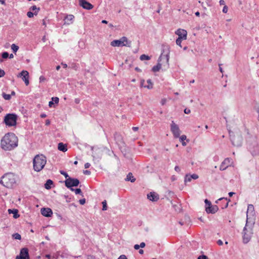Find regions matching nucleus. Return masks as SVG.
Segmentation results:
<instances>
[{"label":"nucleus","mask_w":259,"mask_h":259,"mask_svg":"<svg viewBox=\"0 0 259 259\" xmlns=\"http://www.w3.org/2000/svg\"><path fill=\"white\" fill-rule=\"evenodd\" d=\"M18 145V139L13 133H8L1 140L2 148L5 150H11Z\"/></svg>","instance_id":"f257e3e1"},{"label":"nucleus","mask_w":259,"mask_h":259,"mask_svg":"<svg viewBox=\"0 0 259 259\" xmlns=\"http://www.w3.org/2000/svg\"><path fill=\"white\" fill-rule=\"evenodd\" d=\"M19 177L17 175L9 172L5 174L1 180V184L6 188H12L17 184Z\"/></svg>","instance_id":"f03ea898"},{"label":"nucleus","mask_w":259,"mask_h":259,"mask_svg":"<svg viewBox=\"0 0 259 259\" xmlns=\"http://www.w3.org/2000/svg\"><path fill=\"white\" fill-rule=\"evenodd\" d=\"M247 148L252 156L259 155V144L256 137H250L247 140Z\"/></svg>","instance_id":"7ed1b4c3"},{"label":"nucleus","mask_w":259,"mask_h":259,"mask_svg":"<svg viewBox=\"0 0 259 259\" xmlns=\"http://www.w3.org/2000/svg\"><path fill=\"white\" fill-rule=\"evenodd\" d=\"M254 224V222L249 221V218L246 219V224L243 231V243H247L250 240L253 234Z\"/></svg>","instance_id":"20e7f679"},{"label":"nucleus","mask_w":259,"mask_h":259,"mask_svg":"<svg viewBox=\"0 0 259 259\" xmlns=\"http://www.w3.org/2000/svg\"><path fill=\"white\" fill-rule=\"evenodd\" d=\"M47 162V158L42 154L36 155L33 160V169L35 171L41 170Z\"/></svg>","instance_id":"39448f33"},{"label":"nucleus","mask_w":259,"mask_h":259,"mask_svg":"<svg viewBox=\"0 0 259 259\" xmlns=\"http://www.w3.org/2000/svg\"><path fill=\"white\" fill-rule=\"evenodd\" d=\"M169 59V53H167L166 54H163V52L161 53L158 60L157 65L154 66L152 70L154 72H158L162 67V63H161L162 60L165 61V63L167 67H168V61Z\"/></svg>","instance_id":"423d86ee"},{"label":"nucleus","mask_w":259,"mask_h":259,"mask_svg":"<svg viewBox=\"0 0 259 259\" xmlns=\"http://www.w3.org/2000/svg\"><path fill=\"white\" fill-rule=\"evenodd\" d=\"M112 47H130L131 46V41L128 40L127 38L123 36L119 39H116L112 41L110 44Z\"/></svg>","instance_id":"0eeeda50"},{"label":"nucleus","mask_w":259,"mask_h":259,"mask_svg":"<svg viewBox=\"0 0 259 259\" xmlns=\"http://www.w3.org/2000/svg\"><path fill=\"white\" fill-rule=\"evenodd\" d=\"M17 116L15 114H7L4 118V122L9 126H14L16 124Z\"/></svg>","instance_id":"6e6552de"},{"label":"nucleus","mask_w":259,"mask_h":259,"mask_svg":"<svg viewBox=\"0 0 259 259\" xmlns=\"http://www.w3.org/2000/svg\"><path fill=\"white\" fill-rule=\"evenodd\" d=\"M230 136V139L232 144L234 146L240 147L242 145V137L240 135H237L236 136H232L231 135V132H229Z\"/></svg>","instance_id":"1a4fd4ad"},{"label":"nucleus","mask_w":259,"mask_h":259,"mask_svg":"<svg viewBox=\"0 0 259 259\" xmlns=\"http://www.w3.org/2000/svg\"><path fill=\"white\" fill-rule=\"evenodd\" d=\"M79 184V181L77 179L72 178L70 177L68 178L65 181V185L66 187L72 188V187H76Z\"/></svg>","instance_id":"9d476101"},{"label":"nucleus","mask_w":259,"mask_h":259,"mask_svg":"<svg viewBox=\"0 0 259 259\" xmlns=\"http://www.w3.org/2000/svg\"><path fill=\"white\" fill-rule=\"evenodd\" d=\"M170 131L175 138H178L180 137L181 134L179 126L174 121H172L170 124Z\"/></svg>","instance_id":"9b49d317"},{"label":"nucleus","mask_w":259,"mask_h":259,"mask_svg":"<svg viewBox=\"0 0 259 259\" xmlns=\"http://www.w3.org/2000/svg\"><path fill=\"white\" fill-rule=\"evenodd\" d=\"M16 259H29L28 249L27 248L21 249L19 255H17Z\"/></svg>","instance_id":"f8f14e48"},{"label":"nucleus","mask_w":259,"mask_h":259,"mask_svg":"<svg viewBox=\"0 0 259 259\" xmlns=\"http://www.w3.org/2000/svg\"><path fill=\"white\" fill-rule=\"evenodd\" d=\"M232 163V159L229 158H226L224 159V160L222 162L220 166V169L221 170H225L228 166L231 165Z\"/></svg>","instance_id":"ddd939ff"},{"label":"nucleus","mask_w":259,"mask_h":259,"mask_svg":"<svg viewBox=\"0 0 259 259\" xmlns=\"http://www.w3.org/2000/svg\"><path fill=\"white\" fill-rule=\"evenodd\" d=\"M18 77H22L23 80L25 82L26 85H28L29 83L28 78L29 73L28 71L23 70L18 76Z\"/></svg>","instance_id":"4468645a"},{"label":"nucleus","mask_w":259,"mask_h":259,"mask_svg":"<svg viewBox=\"0 0 259 259\" xmlns=\"http://www.w3.org/2000/svg\"><path fill=\"white\" fill-rule=\"evenodd\" d=\"M176 34L179 36L178 38H181L184 40L187 39V32L186 30L184 29H178L176 32Z\"/></svg>","instance_id":"2eb2a0df"},{"label":"nucleus","mask_w":259,"mask_h":259,"mask_svg":"<svg viewBox=\"0 0 259 259\" xmlns=\"http://www.w3.org/2000/svg\"><path fill=\"white\" fill-rule=\"evenodd\" d=\"M79 5L84 9L91 10L93 8V6L85 0H79Z\"/></svg>","instance_id":"dca6fc26"},{"label":"nucleus","mask_w":259,"mask_h":259,"mask_svg":"<svg viewBox=\"0 0 259 259\" xmlns=\"http://www.w3.org/2000/svg\"><path fill=\"white\" fill-rule=\"evenodd\" d=\"M41 213L42 215L46 217H50L53 214V211L50 208H42L41 209Z\"/></svg>","instance_id":"f3484780"},{"label":"nucleus","mask_w":259,"mask_h":259,"mask_svg":"<svg viewBox=\"0 0 259 259\" xmlns=\"http://www.w3.org/2000/svg\"><path fill=\"white\" fill-rule=\"evenodd\" d=\"M219 207L217 205H211L210 206H206L205 210L207 213H214L218 211Z\"/></svg>","instance_id":"a211bd4d"},{"label":"nucleus","mask_w":259,"mask_h":259,"mask_svg":"<svg viewBox=\"0 0 259 259\" xmlns=\"http://www.w3.org/2000/svg\"><path fill=\"white\" fill-rule=\"evenodd\" d=\"M147 198L149 199L150 201H157L159 198V195L155 192H150V193L147 194Z\"/></svg>","instance_id":"6ab92c4d"},{"label":"nucleus","mask_w":259,"mask_h":259,"mask_svg":"<svg viewBox=\"0 0 259 259\" xmlns=\"http://www.w3.org/2000/svg\"><path fill=\"white\" fill-rule=\"evenodd\" d=\"M198 178V176L195 174L192 175L187 174L185 177V183L189 182L192 179L196 180Z\"/></svg>","instance_id":"aec40b11"},{"label":"nucleus","mask_w":259,"mask_h":259,"mask_svg":"<svg viewBox=\"0 0 259 259\" xmlns=\"http://www.w3.org/2000/svg\"><path fill=\"white\" fill-rule=\"evenodd\" d=\"M74 16L73 15H67L64 19V24L66 25H70L73 23Z\"/></svg>","instance_id":"412c9836"},{"label":"nucleus","mask_w":259,"mask_h":259,"mask_svg":"<svg viewBox=\"0 0 259 259\" xmlns=\"http://www.w3.org/2000/svg\"><path fill=\"white\" fill-rule=\"evenodd\" d=\"M248 214L251 215H253L254 214V208L252 204H248L247 207V210L246 212L247 218H248Z\"/></svg>","instance_id":"4be33fe9"},{"label":"nucleus","mask_w":259,"mask_h":259,"mask_svg":"<svg viewBox=\"0 0 259 259\" xmlns=\"http://www.w3.org/2000/svg\"><path fill=\"white\" fill-rule=\"evenodd\" d=\"M145 81L144 80H141V85L142 87H144V88H147V89H151L152 88V83L150 79H148L147 80V83H148V85H144V83Z\"/></svg>","instance_id":"5701e85b"},{"label":"nucleus","mask_w":259,"mask_h":259,"mask_svg":"<svg viewBox=\"0 0 259 259\" xmlns=\"http://www.w3.org/2000/svg\"><path fill=\"white\" fill-rule=\"evenodd\" d=\"M8 212L9 213H13V217L15 219H17L19 217V214H18V211L17 209H9L8 210Z\"/></svg>","instance_id":"b1692460"},{"label":"nucleus","mask_w":259,"mask_h":259,"mask_svg":"<svg viewBox=\"0 0 259 259\" xmlns=\"http://www.w3.org/2000/svg\"><path fill=\"white\" fill-rule=\"evenodd\" d=\"M58 148L60 151L65 152L67 150L66 145L63 143H59L58 144Z\"/></svg>","instance_id":"393cba45"},{"label":"nucleus","mask_w":259,"mask_h":259,"mask_svg":"<svg viewBox=\"0 0 259 259\" xmlns=\"http://www.w3.org/2000/svg\"><path fill=\"white\" fill-rule=\"evenodd\" d=\"M53 182L51 180H48L45 184V187L46 189H50L52 187Z\"/></svg>","instance_id":"a878e982"},{"label":"nucleus","mask_w":259,"mask_h":259,"mask_svg":"<svg viewBox=\"0 0 259 259\" xmlns=\"http://www.w3.org/2000/svg\"><path fill=\"white\" fill-rule=\"evenodd\" d=\"M221 200H224L226 202L224 206H222V208H226L228 206L229 202L230 201V199H228L227 198H221L219 199H218V201H221Z\"/></svg>","instance_id":"bb28decb"},{"label":"nucleus","mask_w":259,"mask_h":259,"mask_svg":"<svg viewBox=\"0 0 259 259\" xmlns=\"http://www.w3.org/2000/svg\"><path fill=\"white\" fill-rule=\"evenodd\" d=\"M126 180L128 181H131V182H134L136 180L132 173L130 172L126 176Z\"/></svg>","instance_id":"cd10ccee"},{"label":"nucleus","mask_w":259,"mask_h":259,"mask_svg":"<svg viewBox=\"0 0 259 259\" xmlns=\"http://www.w3.org/2000/svg\"><path fill=\"white\" fill-rule=\"evenodd\" d=\"M179 137H180V142H182V145L184 146H185L187 145V144L184 141L185 140H186V139H187L186 136L182 135Z\"/></svg>","instance_id":"c85d7f7f"},{"label":"nucleus","mask_w":259,"mask_h":259,"mask_svg":"<svg viewBox=\"0 0 259 259\" xmlns=\"http://www.w3.org/2000/svg\"><path fill=\"white\" fill-rule=\"evenodd\" d=\"M140 58V60L142 61L149 60L150 59V57L149 56L145 55V54H143V55H141Z\"/></svg>","instance_id":"c756f323"},{"label":"nucleus","mask_w":259,"mask_h":259,"mask_svg":"<svg viewBox=\"0 0 259 259\" xmlns=\"http://www.w3.org/2000/svg\"><path fill=\"white\" fill-rule=\"evenodd\" d=\"M11 49L14 53H16L19 49V47L15 44H12L11 45Z\"/></svg>","instance_id":"7c9ffc66"},{"label":"nucleus","mask_w":259,"mask_h":259,"mask_svg":"<svg viewBox=\"0 0 259 259\" xmlns=\"http://www.w3.org/2000/svg\"><path fill=\"white\" fill-rule=\"evenodd\" d=\"M71 190L72 191H74L76 194H80V195H82L81 190L79 188H77V189H73V188H71Z\"/></svg>","instance_id":"2f4dec72"},{"label":"nucleus","mask_w":259,"mask_h":259,"mask_svg":"<svg viewBox=\"0 0 259 259\" xmlns=\"http://www.w3.org/2000/svg\"><path fill=\"white\" fill-rule=\"evenodd\" d=\"M37 14V12H34V13H32L31 11H29L27 13V16L29 18H32L34 15H36Z\"/></svg>","instance_id":"473e14b6"},{"label":"nucleus","mask_w":259,"mask_h":259,"mask_svg":"<svg viewBox=\"0 0 259 259\" xmlns=\"http://www.w3.org/2000/svg\"><path fill=\"white\" fill-rule=\"evenodd\" d=\"M2 96L6 100H9L11 99V95H9V94H7L5 93H3L2 94Z\"/></svg>","instance_id":"72a5a7b5"},{"label":"nucleus","mask_w":259,"mask_h":259,"mask_svg":"<svg viewBox=\"0 0 259 259\" xmlns=\"http://www.w3.org/2000/svg\"><path fill=\"white\" fill-rule=\"evenodd\" d=\"M13 238L15 239L20 240L21 238V235L19 233H15L12 235Z\"/></svg>","instance_id":"f704fd0d"},{"label":"nucleus","mask_w":259,"mask_h":259,"mask_svg":"<svg viewBox=\"0 0 259 259\" xmlns=\"http://www.w3.org/2000/svg\"><path fill=\"white\" fill-rule=\"evenodd\" d=\"M39 10H40V8L36 7V6H33L30 8V10L34 11V12H37V13L38 12Z\"/></svg>","instance_id":"c9c22d12"},{"label":"nucleus","mask_w":259,"mask_h":259,"mask_svg":"<svg viewBox=\"0 0 259 259\" xmlns=\"http://www.w3.org/2000/svg\"><path fill=\"white\" fill-rule=\"evenodd\" d=\"M102 204H103V208H102V210H106L107 209V202H106V200H104L103 202H102Z\"/></svg>","instance_id":"e433bc0d"},{"label":"nucleus","mask_w":259,"mask_h":259,"mask_svg":"<svg viewBox=\"0 0 259 259\" xmlns=\"http://www.w3.org/2000/svg\"><path fill=\"white\" fill-rule=\"evenodd\" d=\"M2 58L7 59L9 57V53L7 52H5L2 54Z\"/></svg>","instance_id":"4c0bfd02"},{"label":"nucleus","mask_w":259,"mask_h":259,"mask_svg":"<svg viewBox=\"0 0 259 259\" xmlns=\"http://www.w3.org/2000/svg\"><path fill=\"white\" fill-rule=\"evenodd\" d=\"M183 39H181V38H178L177 39H176V44L179 46H180L181 47H182L181 46V43H182V40Z\"/></svg>","instance_id":"58836bf2"},{"label":"nucleus","mask_w":259,"mask_h":259,"mask_svg":"<svg viewBox=\"0 0 259 259\" xmlns=\"http://www.w3.org/2000/svg\"><path fill=\"white\" fill-rule=\"evenodd\" d=\"M59 98L58 97H53L52 98V101L56 104L58 103L59 102Z\"/></svg>","instance_id":"ea45409f"},{"label":"nucleus","mask_w":259,"mask_h":259,"mask_svg":"<svg viewBox=\"0 0 259 259\" xmlns=\"http://www.w3.org/2000/svg\"><path fill=\"white\" fill-rule=\"evenodd\" d=\"M204 202L205 203V207L206 206H210L211 205V203L210 201H209V200H208L206 199L205 200Z\"/></svg>","instance_id":"a19ab883"},{"label":"nucleus","mask_w":259,"mask_h":259,"mask_svg":"<svg viewBox=\"0 0 259 259\" xmlns=\"http://www.w3.org/2000/svg\"><path fill=\"white\" fill-rule=\"evenodd\" d=\"M60 173H61V174L63 175L66 179L69 178L68 175L66 172H65L64 171L61 170L60 171Z\"/></svg>","instance_id":"79ce46f5"},{"label":"nucleus","mask_w":259,"mask_h":259,"mask_svg":"<svg viewBox=\"0 0 259 259\" xmlns=\"http://www.w3.org/2000/svg\"><path fill=\"white\" fill-rule=\"evenodd\" d=\"M198 259H208V257L205 255H201L198 256Z\"/></svg>","instance_id":"37998d69"},{"label":"nucleus","mask_w":259,"mask_h":259,"mask_svg":"<svg viewBox=\"0 0 259 259\" xmlns=\"http://www.w3.org/2000/svg\"><path fill=\"white\" fill-rule=\"evenodd\" d=\"M96 153L97 154H98V159H101V155H102V154L101 153V150H98L96 151Z\"/></svg>","instance_id":"c03bdc74"},{"label":"nucleus","mask_w":259,"mask_h":259,"mask_svg":"<svg viewBox=\"0 0 259 259\" xmlns=\"http://www.w3.org/2000/svg\"><path fill=\"white\" fill-rule=\"evenodd\" d=\"M228 7L226 5L224 6L223 9V12L224 13H227L228 12Z\"/></svg>","instance_id":"a18cd8bd"},{"label":"nucleus","mask_w":259,"mask_h":259,"mask_svg":"<svg viewBox=\"0 0 259 259\" xmlns=\"http://www.w3.org/2000/svg\"><path fill=\"white\" fill-rule=\"evenodd\" d=\"M5 75V72L2 69H0V78L3 77Z\"/></svg>","instance_id":"49530a36"},{"label":"nucleus","mask_w":259,"mask_h":259,"mask_svg":"<svg viewBox=\"0 0 259 259\" xmlns=\"http://www.w3.org/2000/svg\"><path fill=\"white\" fill-rule=\"evenodd\" d=\"M79 202L80 204L83 205L85 203V199L84 198L80 199Z\"/></svg>","instance_id":"de8ad7c7"},{"label":"nucleus","mask_w":259,"mask_h":259,"mask_svg":"<svg viewBox=\"0 0 259 259\" xmlns=\"http://www.w3.org/2000/svg\"><path fill=\"white\" fill-rule=\"evenodd\" d=\"M46 80V78L44 76H40L39 77V81L44 82Z\"/></svg>","instance_id":"09e8293b"},{"label":"nucleus","mask_w":259,"mask_h":259,"mask_svg":"<svg viewBox=\"0 0 259 259\" xmlns=\"http://www.w3.org/2000/svg\"><path fill=\"white\" fill-rule=\"evenodd\" d=\"M191 112L190 109L188 108H185L184 110V113L186 114H189Z\"/></svg>","instance_id":"8fccbe9b"},{"label":"nucleus","mask_w":259,"mask_h":259,"mask_svg":"<svg viewBox=\"0 0 259 259\" xmlns=\"http://www.w3.org/2000/svg\"><path fill=\"white\" fill-rule=\"evenodd\" d=\"M118 259H127L126 256L125 255H121L119 256Z\"/></svg>","instance_id":"3c124183"},{"label":"nucleus","mask_w":259,"mask_h":259,"mask_svg":"<svg viewBox=\"0 0 259 259\" xmlns=\"http://www.w3.org/2000/svg\"><path fill=\"white\" fill-rule=\"evenodd\" d=\"M83 172L84 175H90L91 174V171L88 170H83Z\"/></svg>","instance_id":"603ef678"},{"label":"nucleus","mask_w":259,"mask_h":259,"mask_svg":"<svg viewBox=\"0 0 259 259\" xmlns=\"http://www.w3.org/2000/svg\"><path fill=\"white\" fill-rule=\"evenodd\" d=\"M175 170L177 171V172H179L180 171H181V169L180 168L179 166H176L175 167Z\"/></svg>","instance_id":"864d4df0"},{"label":"nucleus","mask_w":259,"mask_h":259,"mask_svg":"<svg viewBox=\"0 0 259 259\" xmlns=\"http://www.w3.org/2000/svg\"><path fill=\"white\" fill-rule=\"evenodd\" d=\"M166 102V100L165 99H163L161 101V104L162 105H164Z\"/></svg>","instance_id":"5fc2aeb1"},{"label":"nucleus","mask_w":259,"mask_h":259,"mask_svg":"<svg viewBox=\"0 0 259 259\" xmlns=\"http://www.w3.org/2000/svg\"><path fill=\"white\" fill-rule=\"evenodd\" d=\"M90 165H91V164L87 162V163H85L84 167H85V168H89Z\"/></svg>","instance_id":"6e6d98bb"},{"label":"nucleus","mask_w":259,"mask_h":259,"mask_svg":"<svg viewBox=\"0 0 259 259\" xmlns=\"http://www.w3.org/2000/svg\"><path fill=\"white\" fill-rule=\"evenodd\" d=\"M217 243L219 245H222L223 244V241L221 240H219L217 241Z\"/></svg>","instance_id":"4d7b16f0"},{"label":"nucleus","mask_w":259,"mask_h":259,"mask_svg":"<svg viewBox=\"0 0 259 259\" xmlns=\"http://www.w3.org/2000/svg\"><path fill=\"white\" fill-rule=\"evenodd\" d=\"M140 245H138V244H135L134 245V248L136 249V250H138L140 248Z\"/></svg>","instance_id":"13d9d810"},{"label":"nucleus","mask_w":259,"mask_h":259,"mask_svg":"<svg viewBox=\"0 0 259 259\" xmlns=\"http://www.w3.org/2000/svg\"><path fill=\"white\" fill-rule=\"evenodd\" d=\"M145 246V243L144 242H141L140 244V247L144 248Z\"/></svg>","instance_id":"bf43d9fd"},{"label":"nucleus","mask_w":259,"mask_h":259,"mask_svg":"<svg viewBox=\"0 0 259 259\" xmlns=\"http://www.w3.org/2000/svg\"><path fill=\"white\" fill-rule=\"evenodd\" d=\"M219 3L221 5H225V2L224 0H220Z\"/></svg>","instance_id":"052dcab7"},{"label":"nucleus","mask_w":259,"mask_h":259,"mask_svg":"<svg viewBox=\"0 0 259 259\" xmlns=\"http://www.w3.org/2000/svg\"><path fill=\"white\" fill-rule=\"evenodd\" d=\"M132 129H133V130L134 131L136 132V131H137L138 130L139 127H138L134 126V127H132Z\"/></svg>","instance_id":"680f3d73"},{"label":"nucleus","mask_w":259,"mask_h":259,"mask_svg":"<svg viewBox=\"0 0 259 259\" xmlns=\"http://www.w3.org/2000/svg\"><path fill=\"white\" fill-rule=\"evenodd\" d=\"M53 104H54V102L52 101H50L49 103V106L50 107H51Z\"/></svg>","instance_id":"e2e57ef3"},{"label":"nucleus","mask_w":259,"mask_h":259,"mask_svg":"<svg viewBox=\"0 0 259 259\" xmlns=\"http://www.w3.org/2000/svg\"><path fill=\"white\" fill-rule=\"evenodd\" d=\"M61 64L63 66V68H66L67 67V65L66 64L62 63Z\"/></svg>","instance_id":"0e129e2a"},{"label":"nucleus","mask_w":259,"mask_h":259,"mask_svg":"<svg viewBox=\"0 0 259 259\" xmlns=\"http://www.w3.org/2000/svg\"><path fill=\"white\" fill-rule=\"evenodd\" d=\"M234 194H235V193L232 192H229L228 194H229V196H230V197H231V196H232Z\"/></svg>","instance_id":"69168bd1"},{"label":"nucleus","mask_w":259,"mask_h":259,"mask_svg":"<svg viewBox=\"0 0 259 259\" xmlns=\"http://www.w3.org/2000/svg\"><path fill=\"white\" fill-rule=\"evenodd\" d=\"M9 57L10 59H12L14 58V55L12 54H11L10 55H9Z\"/></svg>","instance_id":"338daca9"},{"label":"nucleus","mask_w":259,"mask_h":259,"mask_svg":"<svg viewBox=\"0 0 259 259\" xmlns=\"http://www.w3.org/2000/svg\"><path fill=\"white\" fill-rule=\"evenodd\" d=\"M45 256H46V258H47L48 259H50V258H51V256H50V254H46Z\"/></svg>","instance_id":"774afa93"}]
</instances>
